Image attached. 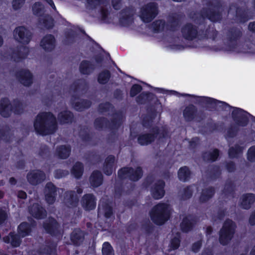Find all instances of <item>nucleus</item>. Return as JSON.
<instances>
[{
  "label": "nucleus",
  "mask_w": 255,
  "mask_h": 255,
  "mask_svg": "<svg viewBox=\"0 0 255 255\" xmlns=\"http://www.w3.org/2000/svg\"><path fill=\"white\" fill-rule=\"evenodd\" d=\"M33 127L35 132L39 135L52 134L57 129L56 117L51 112H40L35 117Z\"/></svg>",
  "instance_id": "obj_1"
},
{
  "label": "nucleus",
  "mask_w": 255,
  "mask_h": 255,
  "mask_svg": "<svg viewBox=\"0 0 255 255\" xmlns=\"http://www.w3.org/2000/svg\"><path fill=\"white\" fill-rule=\"evenodd\" d=\"M206 5L208 8H203L199 13H194L192 18L196 22L199 21L198 18H207L211 21L216 22L222 18L223 2L221 0H206Z\"/></svg>",
  "instance_id": "obj_2"
},
{
  "label": "nucleus",
  "mask_w": 255,
  "mask_h": 255,
  "mask_svg": "<svg viewBox=\"0 0 255 255\" xmlns=\"http://www.w3.org/2000/svg\"><path fill=\"white\" fill-rule=\"evenodd\" d=\"M183 96L193 98L195 99L196 103L201 107H204L209 111H215L217 108L222 111L229 112L235 107L230 106L227 103L219 101L213 98L206 96H198L189 94H183Z\"/></svg>",
  "instance_id": "obj_3"
},
{
  "label": "nucleus",
  "mask_w": 255,
  "mask_h": 255,
  "mask_svg": "<svg viewBox=\"0 0 255 255\" xmlns=\"http://www.w3.org/2000/svg\"><path fill=\"white\" fill-rule=\"evenodd\" d=\"M24 111L23 103L18 98L13 99L12 103L7 97L1 98L0 100V115L3 118L10 117L12 113L21 115Z\"/></svg>",
  "instance_id": "obj_4"
},
{
  "label": "nucleus",
  "mask_w": 255,
  "mask_h": 255,
  "mask_svg": "<svg viewBox=\"0 0 255 255\" xmlns=\"http://www.w3.org/2000/svg\"><path fill=\"white\" fill-rule=\"evenodd\" d=\"M149 215L152 222L157 226H162L170 218L171 213L169 205L160 202L154 205L150 210Z\"/></svg>",
  "instance_id": "obj_5"
},
{
  "label": "nucleus",
  "mask_w": 255,
  "mask_h": 255,
  "mask_svg": "<svg viewBox=\"0 0 255 255\" xmlns=\"http://www.w3.org/2000/svg\"><path fill=\"white\" fill-rule=\"evenodd\" d=\"M237 226L230 219H227L223 223L219 232V241L223 246L227 245L233 239L235 234Z\"/></svg>",
  "instance_id": "obj_6"
},
{
  "label": "nucleus",
  "mask_w": 255,
  "mask_h": 255,
  "mask_svg": "<svg viewBox=\"0 0 255 255\" xmlns=\"http://www.w3.org/2000/svg\"><path fill=\"white\" fill-rule=\"evenodd\" d=\"M143 173L140 166H137L135 169L132 167L125 166L118 170V176L121 180L128 178L131 181L137 182L141 178Z\"/></svg>",
  "instance_id": "obj_7"
},
{
  "label": "nucleus",
  "mask_w": 255,
  "mask_h": 255,
  "mask_svg": "<svg viewBox=\"0 0 255 255\" xmlns=\"http://www.w3.org/2000/svg\"><path fill=\"white\" fill-rule=\"evenodd\" d=\"M158 12V4L155 2H150L140 8V18L144 23H149L156 17Z\"/></svg>",
  "instance_id": "obj_8"
},
{
  "label": "nucleus",
  "mask_w": 255,
  "mask_h": 255,
  "mask_svg": "<svg viewBox=\"0 0 255 255\" xmlns=\"http://www.w3.org/2000/svg\"><path fill=\"white\" fill-rule=\"evenodd\" d=\"M150 131L148 133H141L137 136V140L139 145H148L153 142L158 135L160 134L161 137H165L167 133L165 130L160 133V129L157 126L152 127Z\"/></svg>",
  "instance_id": "obj_9"
},
{
  "label": "nucleus",
  "mask_w": 255,
  "mask_h": 255,
  "mask_svg": "<svg viewBox=\"0 0 255 255\" xmlns=\"http://www.w3.org/2000/svg\"><path fill=\"white\" fill-rule=\"evenodd\" d=\"M183 116L186 122H190L196 120L198 122H201L206 118L203 111L198 112L197 108L193 104L187 106L183 111Z\"/></svg>",
  "instance_id": "obj_10"
},
{
  "label": "nucleus",
  "mask_w": 255,
  "mask_h": 255,
  "mask_svg": "<svg viewBox=\"0 0 255 255\" xmlns=\"http://www.w3.org/2000/svg\"><path fill=\"white\" fill-rule=\"evenodd\" d=\"M231 116L235 124L240 127H245L249 123V116H251V115L241 108L234 107L232 112Z\"/></svg>",
  "instance_id": "obj_11"
},
{
  "label": "nucleus",
  "mask_w": 255,
  "mask_h": 255,
  "mask_svg": "<svg viewBox=\"0 0 255 255\" xmlns=\"http://www.w3.org/2000/svg\"><path fill=\"white\" fill-rule=\"evenodd\" d=\"M242 35V31L238 27L233 26L228 29L226 36L229 43L228 45L229 50H235L237 46V41L241 39Z\"/></svg>",
  "instance_id": "obj_12"
},
{
  "label": "nucleus",
  "mask_w": 255,
  "mask_h": 255,
  "mask_svg": "<svg viewBox=\"0 0 255 255\" xmlns=\"http://www.w3.org/2000/svg\"><path fill=\"white\" fill-rule=\"evenodd\" d=\"M42 227L46 233L53 237H59L61 235L60 225L53 217H50L43 222Z\"/></svg>",
  "instance_id": "obj_13"
},
{
  "label": "nucleus",
  "mask_w": 255,
  "mask_h": 255,
  "mask_svg": "<svg viewBox=\"0 0 255 255\" xmlns=\"http://www.w3.org/2000/svg\"><path fill=\"white\" fill-rule=\"evenodd\" d=\"M134 12L133 8L126 6L119 12V22L122 27H128L134 22Z\"/></svg>",
  "instance_id": "obj_14"
},
{
  "label": "nucleus",
  "mask_w": 255,
  "mask_h": 255,
  "mask_svg": "<svg viewBox=\"0 0 255 255\" xmlns=\"http://www.w3.org/2000/svg\"><path fill=\"white\" fill-rule=\"evenodd\" d=\"M236 9V19L241 23H245L251 18L249 15V9L247 7L238 6L235 3H231L229 5L228 11Z\"/></svg>",
  "instance_id": "obj_15"
},
{
  "label": "nucleus",
  "mask_w": 255,
  "mask_h": 255,
  "mask_svg": "<svg viewBox=\"0 0 255 255\" xmlns=\"http://www.w3.org/2000/svg\"><path fill=\"white\" fill-rule=\"evenodd\" d=\"M181 32L182 37L185 40L192 41L197 38L198 27L193 23H186L181 27Z\"/></svg>",
  "instance_id": "obj_16"
},
{
  "label": "nucleus",
  "mask_w": 255,
  "mask_h": 255,
  "mask_svg": "<svg viewBox=\"0 0 255 255\" xmlns=\"http://www.w3.org/2000/svg\"><path fill=\"white\" fill-rule=\"evenodd\" d=\"M14 36L18 42L23 44H27L31 39L32 33L25 27L21 26L15 29Z\"/></svg>",
  "instance_id": "obj_17"
},
{
  "label": "nucleus",
  "mask_w": 255,
  "mask_h": 255,
  "mask_svg": "<svg viewBox=\"0 0 255 255\" xmlns=\"http://www.w3.org/2000/svg\"><path fill=\"white\" fill-rule=\"evenodd\" d=\"M18 81L24 86L29 87L33 84V76L28 69H21L15 73Z\"/></svg>",
  "instance_id": "obj_18"
},
{
  "label": "nucleus",
  "mask_w": 255,
  "mask_h": 255,
  "mask_svg": "<svg viewBox=\"0 0 255 255\" xmlns=\"http://www.w3.org/2000/svg\"><path fill=\"white\" fill-rule=\"evenodd\" d=\"M165 182L162 179L157 180L150 187V193L155 200L162 199L165 195Z\"/></svg>",
  "instance_id": "obj_19"
},
{
  "label": "nucleus",
  "mask_w": 255,
  "mask_h": 255,
  "mask_svg": "<svg viewBox=\"0 0 255 255\" xmlns=\"http://www.w3.org/2000/svg\"><path fill=\"white\" fill-rule=\"evenodd\" d=\"M46 178L45 173L40 169L30 170L26 175L28 182L31 185L36 186L43 182Z\"/></svg>",
  "instance_id": "obj_20"
},
{
  "label": "nucleus",
  "mask_w": 255,
  "mask_h": 255,
  "mask_svg": "<svg viewBox=\"0 0 255 255\" xmlns=\"http://www.w3.org/2000/svg\"><path fill=\"white\" fill-rule=\"evenodd\" d=\"M147 114L142 119V125L146 128L152 127L153 121L157 116V110L153 105H151L146 108Z\"/></svg>",
  "instance_id": "obj_21"
},
{
  "label": "nucleus",
  "mask_w": 255,
  "mask_h": 255,
  "mask_svg": "<svg viewBox=\"0 0 255 255\" xmlns=\"http://www.w3.org/2000/svg\"><path fill=\"white\" fill-rule=\"evenodd\" d=\"M58 188L51 182L46 183L45 190V200L47 203L52 205L56 201Z\"/></svg>",
  "instance_id": "obj_22"
},
{
  "label": "nucleus",
  "mask_w": 255,
  "mask_h": 255,
  "mask_svg": "<svg viewBox=\"0 0 255 255\" xmlns=\"http://www.w3.org/2000/svg\"><path fill=\"white\" fill-rule=\"evenodd\" d=\"M29 52V48L27 46L21 45L13 49L10 56L13 61L19 62L26 58Z\"/></svg>",
  "instance_id": "obj_23"
},
{
  "label": "nucleus",
  "mask_w": 255,
  "mask_h": 255,
  "mask_svg": "<svg viewBox=\"0 0 255 255\" xmlns=\"http://www.w3.org/2000/svg\"><path fill=\"white\" fill-rule=\"evenodd\" d=\"M40 45L45 51L51 52L56 47V38L53 35L47 34L41 39Z\"/></svg>",
  "instance_id": "obj_24"
},
{
  "label": "nucleus",
  "mask_w": 255,
  "mask_h": 255,
  "mask_svg": "<svg viewBox=\"0 0 255 255\" xmlns=\"http://www.w3.org/2000/svg\"><path fill=\"white\" fill-rule=\"evenodd\" d=\"M30 214L35 219H43L47 216L45 209L40 204L34 203L28 208Z\"/></svg>",
  "instance_id": "obj_25"
},
{
  "label": "nucleus",
  "mask_w": 255,
  "mask_h": 255,
  "mask_svg": "<svg viewBox=\"0 0 255 255\" xmlns=\"http://www.w3.org/2000/svg\"><path fill=\"white\" fill-rule=\"evenodd\" d=\"M86 233L80 228L75 229L70 234V241L75 247L82 245L85 240Z\"/></svg>",
  "instance_id": "obj_26"
},
{
  "label": "nucleus",
  "mask_w": 255,
  "mask_h": 255,
  "mask_svg": "<svg viewBox=\"0 0 255 255\" xmlns=\"http://www.w3.org/2000/svg\"><path fill=\"white\" fill-rule=\"evenodd\" d=\"M36 226L35 222L29 223L27 222H22L18 226L17 232L21 237L24 238L31 235L32 229Z\"/></svg>",
  "instance_id": "obj_27"
},
{
  "label": "nucleus",
  "mask_w": 255,
  "mask_h": 255,
  "mask_svg": "<svg viewBox=\"0 0 255 255\" xmlns=\"http://www.w3.org/2000/svg\"><path fill=\"white\" fill-rule=\"evenodd\" d=\"M96 65L92 61L83 60L79 64V70L83 75H90L96 70Z\"/></svg>",
  "instance_id": "obj_28"
},
{
  "label": "nucleus",
  "mask_w": 255,
  "mask_h": 255,
  "mask_svg": "<svg viewBox=\"0 0 255 255\" xmlns=\"http://www.w3.org/2000/svg\"><path fill=\"white\" fill-rule=\"evenodd\" d=\"M81 203L86 210H92L96 208V199L93 194H86L82 197Z\"/></svg>",
  "instance_id": "obj_29"
},
{
  "label": "nucleus",
  "mask_w": 255,
  "mask_h": 255,
  "mask_svg": "<svg viewBox=\"0 0 255 255\" xmlns=\"http://www.w3.org/2000/svg\"><path fill=\"white\" fill-rule=\"evenodd\" d=\"M23 238L18 233L10 232L7 236L3 237V241L6 244L10 243L13 248H17L21 245Z\"/></svg>",
  "instance_id": "obj_30"
},
{
  "label": "nucleus",
  "mask_w": 255,
  "mask_h": 255,
  "mask_svg": "<svg viewBox=\"0 0 255 255\" xmlns=\"http://www.w3.org/2000/svg\"><path fill=\"white\" fill-rule=\"evenodd\" d=\"M79 200V197L74 191L68 190L65 192L64 201L67 205L76 207L78 204Z\"/></svg>",
  "instance_id": "obj_31"
},
{
  "label": "nucleus",
  "mask_w": 255,
  "mask_h": 255,
  "mask_svg": "<svg viewBox=\"0 0 255 255\" xmlns=\"http://www.w3.org/2000/svg\"><path fill=\"white\" fill-rule=\"evenodd\" d=\"M57 118L61 125L71 124L74 120V116L70 111L64 110L58 113Z\"/></svg>",
  "instance_id": "obj_32"
},
{
  "label": "nucleus",
  "mask_w": 255,
  "mask_h": 255,
  "mask_svg": "<svg viewBox=\"0 0 255 255\" xmlns=\"http://www.w3.org/2000/svg\"><path fill=\"white\" fill-rule=\"evenodd\" d=\"M240 206L243 209L249 210L255 202V195L253 193L244 194L241 198Z\"/></svg>",
  "instance_id": "obj_33"
},
{
  "label": "nucleus",
  "mask_w": 255,
  "mask_h": 255,
  "mask_svg": "<svg viewBox=\"0 0 255 255\" xmlns=\"http://www.w3.org/2000/svg\"><path fill=\"white\" fill-rule=\"evenodd\" d=\"M190 216L183 217L180 224L181 231L184 233L191 231L195 227L196 222L193 218H190Z\"/></svg>",
  "instance_id": "obj_34"
},
{
  "label": "nucleus",
  "mask_w": 255,
  "mask_h": 255,
  "mask_svg": "<svg viewBox=\"0 0 255 255\" xmlns=\"http://www.w3.org/2000/svg\"><path fill=\"white\" fill-rule=\"evenodd\" d=\"M215 193V188L213 186H209L203 189L199 198L200 203H207L214 196Z\"/></svg>",
  "instance_id": "obj_35"
},
{
  "label": "nucleus",
  "mask_w": 255,
  "mask_h": 255,
  "mask_svg": "<svg viewBox=\"0 0 255 255\" xmlns=\"http://www.w3.org/2000/svg\"><path fill=\"white\" fill-rule=\"evenodd\" d=\"M115 161V156L112 154L109 155L105 158L103 168L105 174L107 176H110L112 174Z\"/></svg>",
  "instance_id": "obj_36"
},
{
  "label": "nucleus",
  "mask_w": 255,
  "mask_h": 255,
  "mask_svg": "<svg viewBox=\"0 0 255 255\" xmlns=\"http://www.w3.org/2000/svg\"><path fill=\"white\" fill-rule=\"evenodd\" d=\"M71 147L70 145H60L56 147L55 154L59 159H67L71 153Z\"/></svg>",
  "instance_id": "obj_37"
},
{
  "label": "nucleus",
  "mask_w": 255,
  "mask_h": 255,
  "mask_svg": "<svg viewBox=\"0 0 255 255\" xmlns=\"http://www.w3.org/2000/svg\"><path fill=\"white\" fill-rule=\"evenodd\" d=\"M91 186L93 187H98L103 182V176L101 172L98 170H94L89 178Z\"/></svg>",
  "instance_id": "obj_38"
},
{
  "label": "nucleus",
  "mask_w": 255,
  "mask_h": 255,
  "mask_svg": "<svg viewBox=\"0 0 255 255\" xmlns=\"http://www.w3.org/2000/svg\"><path fill=\"white\" fill-rule=\"evenodd\" d=\"M220 153V150L218 148H214L212 151L203 152L202 158L205 162H214L218 159Z\"/></svg>",
  "instance_id": "obj_39"
},
{
  "label": "nucleus",
  "mask_w": 255,
  "mask_h": 255,
  "mask_svg": "<svg viewBox=\"0 0 255 255\" xmlns=\"http://www.w3.org/2000/svg\"><path fill=\"white\" fill-rule=\"evenodd\" d=\"M57 244L52 240L45 241V245L40 249V253L46 255H52L55 253Z\"/></svg>",
  "instance_id": "obj_40"
},
{
  "label": "nucleus",
  "mask_w": 255,
  "mask_h": 255,
  "mask_svg": "<svg viewBox=\"0 0 255 255\" xmlns=\"http://www.w3.org/2000/svg\"><path fill=\"white\" fill-rule=\"evenodd\" d=\"M155 95L149 92H143L135 98V101L138 105H142L146 102H151L154 99Z\"/></svg>",
  "instance_id": "obj_41"
},
{
  "label": "nucleus",
  "mask_w": 255,
  "mask_h": 255,
  "mask_svg": "<svg viewBox=\"0 0 255 255\" xmlns=\"http://www.w3.org/2000/svg\"><path fill=\"white\" fill-rule=\"evenodd\" d=\"M192 172L189 168L187 166L181 167L177 172L179 180L183 182H186L191 178Z\"/></svg>",
  "instance_id": "obj_42"
},
{
  "label": "nucleus",
  "mask_w": 255,
  "mask_h": 255,
  "mask_svg": "<svg viewBox=\"0 0 255 255\" xmlns=\"http://www.w3.org/2000/svg\"><path fill=\"white\" fill-rule=\"evenodd\" d=\"M84 166L82 162L76 161L71 169L72 175L77 179H80L84 173Z\"/></svg>",
  "instance_id": "obj_43"
},
{
  "label": "nucleus",
  "mask_w": 255,
  "mask_h": 255,
  "mask_svg": "<svg viewBox=\"0 0 255 255\" xmlns=\"http://www.w3.org/2000/svg\"><path fill=\"white\" fill-rule=\"evenodd\" d=\"M88 88L87 83L84 80H78L74 81L70 86V89L74 93L84 91Z\"/></svg>",
  "instance_id": "obj_44"
},
{
  "label": "nucleus",
  "mask_w": 255,
  "mask_h": 255,
  "mask_svg": "<svg viewBox=\"0 0 255 255\" xmlns=\"http://www.w3.org/2000/svg\"><path fill=\"white\" fill-rule=\"evenodd\" d=\"M92 102L87 99H81L73 104V108L78 112H82L91 107Z\"/></svg>",
  "instance_id": "obj_45"
},
{
  "label": "nucleus",
  "mask_w": 255,
  "mask_h": 255,
  "mask_svg": "<svg viewBox=\"0 0 255 255\" xmlns=\"http://www.w3.org/2000/svg\"><path fill=\"white\" fill-rule=\"evenodd\" d=\"M109 120L105 117H99L96 118L94 121L95 128L98 130H103L104 128H108Z\"/></svg>",
  "instance_id": "obj_46"
},
{
  "label": "nucleus",
  "mask_w": 255,
  "mask_h": 255,
  "mask_svg": "<svg viewBox=\"0 0 255 255\" xmlns=\"http://www.w3.org/2000/svg\"><path fill=\"white\" fill-rule=\"evenodd\" d=\"M111 73L107 69H104L97 75V81L101 85L107 84L111 78Z\"/></svg>",
  "instance_id": "obj_47"
},
{
  "label": "nucleus",
  "mask_w": 255,
  "mask_h": 255,
  "mask_svg": "<svg viewBox=\"0 0 255 255\" xmlns=\"http://www.w3.org/2000/svg\"><path fill=\"white\" fill-rule=\"evenodd\" d=\"M180 26L179 19L175 16H170L168 22L166 23L167 30L174 32L178 30Z\"/></svg>",
  "instance_id": "obj_48"
},
{
  "label": "nucleus",
  "mask_w": 255,
  "mask_h": 255,
  "mask_svg": "<svg viewBox=\"0 0 255 255\" xmlns=\"http://www.w3.org/2000/svg\"><path fill=\"white\" fill-rule=\"evenodd\" d=\"M39 22L47 29H51L54 26V20L50 15L46 14L39 18Z\"/></svg>",
  "instance_id": "obj_49"
},
{
  "label": "nucleus",
  "mask_w": 255,
  "mask_h": 255,
  "mask_svg": "<svg viewBox=\"0 0 255 255\" xmlns=\"http://www.w3.org/2000/svg\"><path fill=\"white\" fill-rule=\"evenodd\" d=\"M244 150V147L238 144H236L234 146H231L228 150V155L230 158L234 159L238 158Z\"/></svg>",
  "instance_id": "obj_50"
},
{
  "label": "nucleus",
  "mask_w": 255,
  "mask_h": 255,
  "mask_svg": "<svg viewBox=\"0 0 255 255\" xmlns=\"http://www.w3.org/2000/svg\"><path fill=\"white\" fill-rule=\"evenodd\" d=\"M221 173L220 166L213 164L209 166L208 175L211 179L216 180L220 177Z\"/></svg>",
  "instance_id": "obj_51"
},
{
  "label": "nucleus",
  "mask_w": 255,
  "mask_h": 255,
  "mask_svg": "<svg viewBox=\"0 0 255 255\" xmlns=\"http://www.w3.org/2000/svg\"><path fill=\"white\" fill-rule=\"evenodd\" d=\"M116 115V116L111 119V122L109 121L108 125V129L111 130L118 129L122 124V115L118 114Z\"/></svg>",
  "instance_id": "obj_52"
},
{
  "label": "nucleus",
  "mask_w": 255,
  "mask_h": 255,
  "mask_svg": "<svg viewBox=\"0 0 255 255\" xmlns=\"http://www.w3.org/2000/svg\"><path fill=\"white\" fill-rule=\"evenodd\" d=\"M166 22L164 19H157L151 24V28L155 33H159L164 30Z\"/></svg>",
  "instance_id": "obj_53"
},
{
  "label": "nucleus",
  "mask_w": 255,
  "mask_h": 255,
  "mask_svg": "<svg viewBox=\"0 0 255 255\" xmlns=\"http://www.w3.org/2000/svg\"><path fill=\"white\" fill-rule=\"evenodd\" d=\"M236 186L234 182L227 181L223 190V193L226 196H234L235 194Z\"/></svg>",
  "instance_id": "obj_54"
},
{
  "label": "nucleus",
  "mask_w": 255,
  "mask_h": 255,
  "mask_svg": "<svg viewBox=\"0 0 255 255\" xmlns=\"http://www.w3.org/2000/svg\"><path fill=\"white\" fill-rule=\"evenodd\" d=\"M88 128L86 127L81 128L79 131V137L82 141L89 143L92 140V136L87 130Z\"/></svg>",
  "instance_id": "obj_55"
},
{
  "label": "nucleus",
  "mask_w": 255,
  "mask_h": 255,
  "mask_svg": "<svg viewBox=\"0 0 255 255\" xmlns=\"http://www.w3.org/2000/svg\"><path fill=\"white\" fill-rule=\"evenodd\" d=\"M114 109V106L109 102L100 103L98 107V111L101 114L112 111Z\"/></svg>",
  "instance_id": "obj_56"
},
{
  "label": "nucleus",
  "mask_w": 255,
  "mask_h": 255,
  "mask_svg": "<svg viewBox=\"0 0 255 255\" xmlns=\"http://www.w3.org/2000/svg\"><path fill=\"white\" fill-rule=\"evenodd\" d=\"M76 36L75 32L72 30L65 32L64 43L68 45L73 44L75 42Z\"/></svg>",
  "instance_id": "obj_57"
},
{
  "label": "nucleus",
  "mask_w": 255,
  "mask_h": 255,
  "mask_svg": "<svg viewBox=\"0 0 255 255\" xmlns=\"http://www.w3.org/2000/svg\"><path fill=\"white\" fill-rule=\"evenodd\" d=\"M240 127L237 125H232L229 127L227 130V136L229 138H234L237 136L240 131Z\"/></svg>",
  "instance_id": "obj_58"
},
{
  "label": "nucleus",
  "mask_w": 255,
  "mask_h": 255,
  "mask_svg": "<svg viewBox=\"0 0 255 255\" xmlns=\"http://www.w3.org/2000/svg\"><path fill=\"white\" fill-rule=\"evenodd\" d=\"M102 210L105 218L110 219L114 216L113 208L109 204L107 203L104 204L102 206Z\"/></svg>",
  "instance_id": "obj_59"
},
{
  "label": "nucleus",
  "mask_w": 255,
  "mask_h": 255,
  "mask_svg": "<svg viewBox=\"0 0 255 255\" xmlns=\"http://www.w3.org/2000/svg\"><path fill=\"white\" fill-rule=\"evenodd\" d=\"M102 253L103 255H114V250L109 242H105L103 243Z\"/></svg>",
  "instance_id": "obj_60"
},
{
  "label": "nucleus",
  "mask_w": 255,
  "mask_h": 255,
  "mask_svg": "<svg viewBox=\"0 0 255 255\" xmlns=\"http://www.w3.org/2000/svg\"><path fill=\"white\" fill-rule=\"evenodd\" d=\"M49 148L46 145H41L39 149L38 155L43 159H47L50 156Z\"/></svg>",
  "instance_id": "obj_61"
},
{
  "label": "nucleus",
  "mask_w": 255,
  "mask_h": 255,
  "mask_svg": "<svg viewBox=\"0 0 255 255\" xmlns=\"http://www.w3.org/2000/svg\"><path fill=\"white\" fill-rule=\"evenodd\" d=\"M193 195V190L190 186H187L183 189V193L181 195L180 199L182 200H187L192 197Z\"/></svg>",
  "instance_id": "obj_62"
},
{
  "label": "nucleus",
  "mask_w": 255,
  "mask_h": 255,
  "mask_svg": "<svg viewBox=\"0 0 255 255\" xmlns=\"http://www.w3.org/2000/svg\"><path fill=\"white\" fill-rule=\"evenodd\" d=\"M142 90V86L138 84H134L130 88L129 95L131 97H134L139 94Z\"/></svg>",
  "instance_id": "obj_63"
},
{
  "label": "nucleus",
  "mask_w": 255,
  "mask_h": 255,
  "mask_svg": "<svg viewBox=\"0 0 255 255\" xmlns=\"http://www.w3.org/2000/svg\"><path fill=\"white\" fill-rule=\"evenodd\" d=\"M181 240L180 237H173L171 239L169 247L170 250H176L179 248L180 245Z\"/></svg>",
  "instance_id": "obj_64"
}]
</instances>
